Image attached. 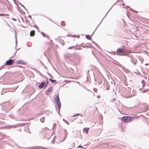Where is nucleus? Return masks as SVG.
<instances>
[{"instance_id":"de8ad7c7","label":"nucleus","mask_w":149,"mask_h":149,"mask_svg":"<svg viewBox=\"0 0 149 149\" xmlns=\"http://www.w3.org/2000/svg\"><path fill=\"white\" fill-rule=\"evenodd\" d=\"M26 128H29V127H26Z\"/></svg>"},{"instance_id":"412c9836","label":"nucleus","mask_w":149,"mask_h":149,"mask_svg":"<svg viewBox=\"0 0 149 149\" xmlns=\"http://www.w3.org/2000/svg\"><path fill=\"white\" fill-rule=\"evenodd\" d=\"M61 24L62 26H64L65 25V22H61Z\"/></svg>"},{"instance_id":"b1692460","label":"nucleus","mask_w":149,"mask_h":149,"mask_svg":"<svg viewBox=\"0 0 149 149\" xmlns=\"http://www.w3.org/2000/svg\"><path fill=\"white\" fill-rule=\"evenodd\" d=\"M74 47H75V46H72L71 47H68V49H72V48H73Z\"/></svg>"},{"instance_id":"aec40b11","label":"nucleus","mask_w":149,"mask_h":149,"mask_svg":"<svg viewBox=\"0 0 149 149\" xmlns=\"http://www.w3.org/2000/svg\"><path fill=\"white\" fill-rule=\"evenodd\" d=\"M142 83L143 84L142 87H143L144 86H145V85H146V84L145 83V81H144V80H142Z\"/></svg>"},{"instance_id":"4c0bfd02","label":"nucleus","mask_w":149,"mask_h":149,"mask_svg":"<svg viewBox=\"0 0 149 149\" xmlns=\"http://www.w3.org/2000/svg\"><path fill=\"white\" fill-rule=\"evenodd\" d=\"M149 65V64L148 63H146V64H145V65Z\"/></svg>"},{"instance_id":"f03ea898","label":"nucleus","mask_w":149,"mask_h":149,"mask_svg":"<svg viewBox=\"0 0 149 149\" xmlns=\"http://www.w3.org/2000/svg\"><path fill=\"white\" fill-rule=\"evenodd\" d=\"M43 133H45V137L49 139L51 136L49 129L47 128H46L43 129Z\"/></svg>"},{"instance_id":"a878e982","label":"nucleus","mask_w":149,"mask_h":149,"mask_svg":"<svg viewBox=\"0 0 149 149\" xmlns=\"http://www.w3.org/2000/svg\"><path fill=\"white\" fill-rule=\"evenodd\" d=\"M102 80H100V81L99 82V84H101L102 83Z\"/></svg>"},{"instance_id":"9b49d317","label":"nucleus","mask_w":149,"mask_h":149,"mask_svg":"<svg viewBox=\"0 0 149 149\" xmlns=\"http://www.w3.org/2000/svg\"><path fill=\"white\" fill-rule=\"evenodd\" d=\"M65 135L64 139H63V140H62L61 142H62V141H63L66 138L67 135V133H67V132L66 131V130H65Z\"/></svg>"},{"instance_id":"6e6552de","label":"nucleus","mask_w":149,"mask_h":149,"mask_svg":"<svg viewBox=\"0 0 149 149\" xmlns=\"http://www.w3.org/2000/svg\"><path fill=\"white\" fill-rule=\"evenodd\" d=\"M27 62L22 60H19V64L25 65L27 64Z\"/></svg>"},{"instance_id":"ddd939ff","label":"nucleus","mask_w":149,"mask_h":149,"mask_svg":"<svg viewBox=\"0 0 149 149\" xmlns=\"http://www.w3.org/2000/svg\"><path fill=\"white\" fill-rule=\"evenodd\" d=\"M52 88L51 87H50L47 90V91L51 93L52 92Z\"/></svg>"},{"instance_id":"a19ab883","label":"nucleus","mask_w":149,"mask_h":149,"mask_svg":"<svg viewBox=\"0 0 149 149\" xmlns=\"http://www.w3.org/2000/svg\"><path fill=\"white\" fill-rule=\"evenodd\" d=\"M130 10H132V11H133V9L132 8H130Z\"/></svg>"},{"instance_id":"7c9ffc66","label":"nucleus","mask_w":149,"mask_h":149,"mask_svg":"<svg viewBox=\"0 0 149 149\" xmlns=\"http://www.w3.org/2000/svg\"><path fill=\"white\" fill-rule=\"evenodd\" d=\"M19 4L20 5H21L22 6H23V7H24V8L25 9H26V8H25V7L23 5H22L20 3H19Z\"/></svg>"},{"instance_id":"e433bc0d","label":"nucleus","mask_w":149,"mask_h":149,"mask_svg":"<svg viewBox=\"0 0 149 149\" xmlns=\"http://www.w3.org/2000/svg\"><path fill=\"white\" fill-rule=\"evenodd\" d=\"M93 42L95 44V45L96 46H97V45L96 43H95V42Z\"/></svg>"},{"instance_id":"0eeeda50","label":"nucleus","mask_w":149,"mask_h":149,"mask_svg":"<svg viewBox=\"0 0 149 149\" xmlns=\"http://www.w3.org/2000/svg\"><path fill=\"white\" fill-rule=\"evenodd\" d=\"M45 82H42L39 85V87L40 88H42L43 87L45 86Z\"/></svg>"},{"instance_id":"bb28decb","label":"nucleus","mask_w":149,"mask_h":149,"mask_svg":"<svg viewBox=\"0 0 149 149\" xmlns=\"http://www.w3.org/2000/svg\"><path fill=\"white\" fill-rule=\"evenodd\" d=\"M110 89V87L109 86H107L106 88V89L107 90H109Z\"/></svg>"},{"instance_id":"5701e85b","label":"nucleus","mask_w":149,"mask_h":149,"mask_svg":"<svg viewBox=\"0 0 149 149\" xmlns=\"http://www.w3.org/2000/svg\"><path fill=\"white\" fill-rule=\"evenodd\" d=\"M48 83V80H47V81H46V84H45V87H46L47 86Z\"/></svg>"},{"instance_id":"f8f14e48","label":"nucleus","mask_w":149,"mask_h":149,"mask_svg":"<svg viewBox=\"0 0 149 149\" xmlns=\"http://www.w3.org/2000/svg\"><path fill=\"white\" fill-rule=\"evenodd\" d=\"M129 55L128 54L124 51H123V52L122 53L121 55L123 56H128Z\"/></svg>"},{"instance_id":"39448f33","label":"nucleus","mask_w":149,"mask_h":149,"mask_svg":"<svg viewBox=\"0 0 149 149\" xmlns=\"http://www.w3.org/2000/svg\"><path fill=\"white\" fill-rule=\"evenodd\" d=\"M14 60L11 59H10L6 62V65H12L14 63Z\"/></svg>"},{"instance_id":"4468645a","label":"nucleus","mask_w":149,"mask_h":149,"mask_svg":"<svg viewBox=\"0 0 149 149\" xmlns=\"http://www.w3.org/2000/svg\"><path fill=\"white\" fill-rule=\"evenodd\" d=\"M45 117H43L40 119V121L42 123H44L45 121Z\"/></svg>"},{"instance_id":"c03bdc74","label":"nucleus","mask_w":149,"mask_h":149,"mask_svg":"<svg viewBox=\"0 0 149 149\" xmlns=\"http://www.w3.org/2000/svg\"><path fill=\"white\" fill-rule=\"evenodd\" d=\"M50 41L52 42V40H50Z\"/></svg>"},{"instance_id":"4be33fe9","label":"nucleus","mask_w":149,"mask_h":149,"mask_svg":"<svg viewBox=\"0 0 149 149\" xmlns=\"http://www.w3.org/2000/svg\"><path fill=\"white\" fill-rule=\"evenodd\" d=\"M63 120L65 122V123H66L67 124H68V125H69V123L66 120H65L64 119H63Z\"/></svg>"},{"instance_id":"c756f323","label":"nucleus","mask_w":149,"mask_h":149,"mask_svg":"<svg viewBox=\"0 0 149 149\" xmlns=\"http://www.w3.org/2000/svg\"><path fill=\"white\" fill-rule=\"evenodd\" d=\"M55 140L54 139L52 140V143H54V142H55Z\"/></svg>"},{"instance_id":"864d4df0","label":"nucleus","mask_w":149,"mask_h":149,"mask_svg":"<svg viewBox=\"0 0 149 149\" xmlns=\"http://www.w3.org/2000/svg\"><path fill=\"white\" fill-rule=\"evenodd\" d=\"M127 7H129V6H127Z\"/></svg>"},{"instance_id":"dca6fc26","label":"nucleus","mask_w":149,"mask_h":149,"mask_svg":"<svg viewBox=\"0 0 149 149\" xmlns=\"http://www.w3.org/2000/svg\"><path fill=\"white\" fill-rule=\"evenodd\" d=\"M86 38L88 40H91V38L90 36L89 35H86Z\"/></svg>"},{"instance_id":"6ab92c4d","label":"nucleus","mask_w":149,"mask_h":149,"mask_svg":"<svg viewBox=\"0 0 149 149\" xmlns=\"http://www.w3.org/2000/svg\"><path fill=\"white\" fill-rule=\"evenodd\" d=\"M145 111H147L149 109V106L148 105L146 106L145 108Z\"/></svg>"},{"instance_id":"f3484780","label":"nucleus","mask_w":149,"mask_h":149,"mask_svg":"<svg viewBox=\"0 0 149 149\" xmlns=\"http://www.w3.org/2000/svg\"><path fill=\"white\" fill-rule=\"evenodd\" d=\"M41 34L44 37H47L48 38H49V36H46V34L44 33L43 32H42Z\"/></svg>"},{"instance_id":"c9c22d12","label":"nucleus","mask_w":149,"mask_h":149,"mask_svg":"<svg viewBox=\"0 0 149 149\" xmlns=\"http://www.w3.org/2000/svg\"><path fill=\"white\" fill-rule=\"evenodd\" d=\"M29 17L31 19V16H30V15H29Z\"/></svg>"},{"instance_id":"20e7f679","label":"nucleus","mask_w":149,"mask_h":149,"mask_svg":"<svg viewBox=\"0 0 149 149\" xmlns=\"http://www.w3.org/2000/svg\"><path fill=\"white\" fill-rule=\"evenodd\" d=\"M130 57L131 58V60L132 63L134 65H136L137 62V59L136 58L132 57V56H130Z\"/></svg>"},{"instance_id":"7ed1b4c3","label":"nucleus","mask_w":149,"mask_h":149,"mask_svg":"<svg viewBox=\"0 0 149 149\" xmlns=\"http://www.w3.org/2000/svg\"><path fill=\"white\" fill-rule=\"evenodd\" d=\"M122 120L124 122H130L133 120V118L131 116H125L123 117Z\"/></svg>"},{"instance_id":"cd10ccee","label":"nucleus","mask_w":149,"mask_h":149,"mask_svg":"<svg viewBox=\"0 0 149 149\" xmlns=\"http://www.w3.org/2000/svg\"><path fill=\"white\" fill-rule=\"evenodd\" d=\"M131 88H130V87L128 88V90L129 91H130V92H131Z\"/></svg>"},{"instance_id":"603ef678","label":"nucleus","mask_w":149,"mask_h":149,"mask_svg":"<svg viewBox=\"0 0 149 149\" xmlns=\"http://www.w3.org/2000/svg\"><path fill=\"white\" fill-rule=\"evenodd\" d=\"M68 149H72V148H68Z\"/></svg>"},{"instance_id":"473e14b6","label":"nucleus","mask_w":149,"mask_h":149,"mask_svg":"<svg viewBox=\"0 0 149 149\" xmlns=\"http://www.w3.org/2000/svg\"><path fill=\"white\" fill-rule=\"evenodd\" d=\"M94 90L95 92H96L97 91V89L96 88H94Z\"/></svg>"},{"instance_id":"c85d7f7f","label":"nucleus","mask_w":149,"mask_h":149,"mask_svg":"<svg viewBox=\"0 0 149 149\" xmlns=\"http://www.w3.org/2000/svg\"><path fill=\"white\" fill-rule=\"evenodd\" d=\"M25 22H26V23H28V22H29V20H28V19H26V20H25Z\"/></svg>"},{"instance_id":"3c124183","label":"nucleus","mask_w":149,"mask_h":149,"mask_svg":"<svg viewBox=\"0 0 149 149\" xmlns=\"http://www.w3.org/2000/svg\"><path fill=\"white\" fill-rule=\"evenodd\" d=\"M36 28H38V27L37 26H36Z\"/></svg>"},{"instance_id":"ea45409f","label":"nucleus","mask_w":149,"mask_h":149,"mask_svg":"<svg viewBox=\"0 0 149 149\" xmlns=\"http://www.w3.org/2000/svg\"><path fill=\"white\" fill-rule=\"evenodd\" d=\"M141 63H143V61L141 60Z\"/></svg>"},{"instance_id":"8fccbe9b","label":"nucleus","mask_w":149,"mask_h":149,"mask_svg":"<svg viewBox=\"0 0 149 149\" xmlns=\"http://www.w3.org/2000/svg\"><path fill=\"white\" fill-rule=\"evenodd\" d=\"M77 115H79L80 114H77Z\"/></svg>"},{"instance_id":"49530a36","label":"nucleus","mask_w":149,"mask_h":149,"mask_svg":"<svg viewBox=\"0 0 149 149\" xmlns=\"http://www.w3.org/2000/svg\"><path fill=\"white\" fill-rule=\"evenodd\" d=\"M1 16H3V14H1Z\"/></svg>"},{"instance_id":"f704fd0d","label":"nucleus","mask_w":149,"mask_h":149,"mask_svg":"<svg viewBox=\"0 0 149 149\" xmlns=\"http://www.w3.org/2000/svg\"><path fill=\"white\" fill-rule=\"evenodd\" d=\"M143 87H142V88H140L139 89V90L141 91L142 90V88H143Z\"/></svg>"},{"instance_id":"09e8293b","label":"nucleus","mask_w":149,"mask_h":149,"mask_svg":"<svg viewBox=\"0 0 149 149\" xmlns=\"http://www.w3.org/2000/svg\"><path fill=\"white\" fill-rule=\"evenodd\" d=\"M97 97H99H99H99V95H98V96H97Z\"/></svg>"},{"instance_id":"1a4fd4ad","label":"nucleus","mask_w":149,"mask_h":149,"mask_svg":"<svg viewBox=\"0 0 149 149\" xmlns=\"http://www.w3.org/2000/svg\"><path fill=\"white\" fill-rule=\"evenodd\" d=\"M123 50L121 48H119L117 49V52L119 53L122 54V52H123Z\"/></svg>"},{"instance_id":"423d86ee","label":"nucleus","mask_w":149,"mask_h":149,"mask_svg":"<svg viewBox=\"0 0 149 149\" xmlns=\"http://www.w3.org/2000/svg\"><path fill=\"white\" fill-rule=\"evenodd\" d=\"M113 6H112L111 7V8H110V9L107 12V13H106V14L105 15L104 17L102 19V20H101V22H100V23L97 26V27L95 29L93 33L92 34V35H93V33H94L95 31H96V29H97V28L98 27V26H99V25H100V24L102 22L103 20V19H104V18L107 15V14L109 12V11L111 9V8H112V7Z\"/></svg>"},{"instance_id":"a211bd4d","label":"nucleus","mask_w":149,"mask_h":149,"mask_svg":"<svg viewBox=\"0 0 149 149\" xmlns=\"http://www.w3.org/2000/svg\"><path fill=\"white\" fill-rule=\"evenodd\" d=\"M49 80L52 83H54L56 81V80L52 79L51 78L49 79Z\"/></svg>"},{"instance_id":"79ce46f5","label":"nucleus","mask_w":149,"mask_h":149,"mask_svg":"<svg viewBox=\"0 0 149 149\" xmlns=\"http://www.w3.org/2000/svg\"><path fill=\"white\" fill-rule=\"evenodd\" d=\"M56 126V124H54V126Z\"/></svg>"},{"instance_id":"2eb2a0df","label":"nucleus","mask_w":149,"mask_h":149,"mask_svg":"<svg viewBox=\"0 0 149 149\" xmlns=\"http://www.w3.org/2000/svg\"><path fill=\"white\" fill-rule=\"evenodd\" d=\"M89 130V128H84L83 129V131L84 132H88Z\"/></svg>"},{"instance_id":"393cba45","label":"nucleus","mask_w":149,"mask_h":149,"mask_svg":"<svg viewBox=\"0 0 149 149\" xmlns=\"http://www.w3.org/2000/svg\"><path fill=\"white\" fill-rule=\"evenodd\" d=\"M148 90V89H146L145 90H143V91H142V92L143 93H145V92H146V91Z\"/></svg>"},{"instance_id":"72a5a7b5","label":"nucleus","mask_w":149,"mask_h":149,"mask_svg":"<svg viewBox=\"0 0 149 149\" xmlns=\"http://www.w3.org/2000/svg\"><path fill=\"white\" fill-rule=\"evenodd\" d=\"M19 67L22 68H24V67H23V66H21V65H19Z\"/></svg>"},{"instance_id":"9d476101","label":"nucleus","mask_w":149,"mask_h":149,"mask_svg":"<svg viewBox=\"0 0 149 149\" xmlns=\"http://www.w3.org/2000/svg\"><path fill=\"white\" fill-rule=\"evenodd\" d=\"M35 31L34 30L31 31L30 33V35L31 36H33L35 35Z\"/></svg>"},{"instance_id":"37998d69","label":"nucleus","mask_w":149,"mask_h":149,"mask_svg":"<svg viewBox=\"0 0 149 149\" xmlns=\"http://www.w3.org/2000/svg\"><path fill=\"white\" fill-rule=\"evenodd\" d=\"M81 49V48H79L78 49Z\"/></svg>"},{"instance_id":"a18cd8bd","label":"nucleus","mask_w":149,"mask_h":149,"mask_svg":"<svg viewBox=\"0 0 149 149\" xmlns=\"http://www.w3.org/2000/svg\"><path fill=\"white\" fill-rule=\"evenodd\" d=\"M77 116V115H74V116H73V117H74V116Z\"/></svg>"},{"instance_id":"58836bf2","label":"nucleus","mask_w":149,"mask_h":149,"mask_svg":"<svg viewBox=\"0 0 149 149\" xmlns=\"http://www.w3.org/2000/svg\"><path fill=\"white\" fill-rule=\"evenodd\" d=\"M22 125V124L19 123V126H21V125Z\"/></svg>"},{"instance_id":"2f4dec72","label":"nucleus","mask_w":149,"mask_h":149,"mask_svg":"<svg viewBox=\"0 0 149 149\" xmlns=\"http://www.w3.org/2000/svg\"><path fill=\"white\" fill-rule=\"evenodd\" d=\"M78 148H82V146H81V145H79V146H78Z\"/></svg>"},{"instance_id":"f257e3e1","label":"nucleus","mask_w":149,"mask_h":149,"mask_svg":"<svg viewBox=\"0 0 149 149\" xmlns=\"http://www.w3.org/2000/svg\"><path fill=\"white\" fill-rule=\"evenodd\" d=\"M54 102L58 107L59 111L60 109L61 108V105L58 95H56L55 97L54 100Z\"/></svg>"}]
</instances>
